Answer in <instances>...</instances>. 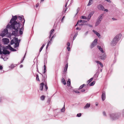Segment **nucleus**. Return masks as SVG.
<instances>
[{
	"mask_svg": "<svg viewBox=\"0 0 124 124\" xmlns=\"http://www.w3.org/2000/svg\"><path fill=\"white\" fill-rule=\"evenodd\" d=\"M100 23L99 22H97V21H96V22L95 23V26H98V25H99V24H100Z\"/></svg>",
	"mask_w": 124,
	"mask_h": 124,
	"instance_id": "obj_42",
	"label": "nucleus"
},
{
	"mask_svg": "<svg viewBox=\"0 0 124 124\" xmlns=\"http://www.w3.org/2000/svg\"><path fill=\"white\" fill-rule=\"evenodd\" d=\"M79 22L82 23H85L87 22V21L86 20H80L78 21Z\"/></svg>",
	"mask_w": 124,
	"mask_h": 124,
	"instance_id": "obj_28",
	"label": "nucleus"
},
{
	"mask_svg": "<svg viewBox=\"0 0 124 124\" xmlns=\"http://www.w3.org/2000/svg\"><path fill=\"white\" fill-rule=\"evenodd\" d=\"M26 54V52L24 56L23 57L22 59L21 60L19 64H20L21 63L23 62V60H24V58H25Z\"/></svg>",
	"mask_w": 124,
	"mask_h": 124,
	"instance_id": "obj_26",
	"label": "nucleus"
},
{
	"mask_svg": "<svg viewBox=\"0 0 124 124\" xmlns=\"http://www.w3.org/2000/svg\"><path fill=\"white\" fill-rule=\"evenodd\" d=\"M90 104L89 103H87L86 104V105L84 107V108L86 109L89 108L90 107Z\"/></svg>",
	"mask_w": 124,
	"mask_h": 124,
	"instance_id": "obj_21",
	"label": "nucleus"
},
{
	"mask_svg": "<svg viewBox=\"0 0 124 124\" xmlns=\"http://www.w3.org/2000/svg\"><path fill=\"white\" fill-rule=\"evenodd\" d=\"M14 43L13 42V40H12L11 42V44H13Z\"/></svg>",
	"mask_w": 124,
	"mask_h": 124,
	"instance_id": "obj_57",
	"label": "nucleus"
},
{
	"mask_svg": "<svg viewBox=\"0 0 124 124\" xmlns=\"http://www.w3.org/2000/svg\"><path fill=\"white\" fill-rule=\"evenodd\" d=\"M93 31L94 33V34H95L97 35V36L98 37L100 38L101 35L99 33L94 30H93Z\"/></svg>",
	"mask_w": 124,
	"mask_h": 124,
	"instance_id": "obj_19",
	"label": "nucleus"
},
{
	"mask_svg": "<svg viewBox=\"0 0 124 124\" xmlns=\"http://www.w3.org/2000/svg\"><path fill=\"white\" fill-rule=\"evenodd\" d=\"M66 0H65L66 1ZM67 0L66 1V3L65 6V7L64 8V11L62 12V14H64L66 12V11L67 8V3H68V2L69 0Z\"/></svg>",
	"mask_w": 124,
	"mask_h": 124,
	"instance_id": "obj_11",
	"label": "nucleus"
},
{
	"mask_svg": "<svg viewBox=\"0 0 124 124\" xmlns=\"http://www.w3.org/2000/svg\"><path fill=\"white\" fill-rule=\"evenodd\" d=\"M68 85L69 86H70V79H69L67 82Z\"/></svg>",
	"mask_w": 124,
	"mask_h": 124,
	"instance_id": "obj_34",
	"label": "nucleus"
},
{
	"mask_svg": "<svg viewBox=\"0 0 124 124\" xmlns=\"http://www.w3.org/2000/svg\"><path fill=\"white\" fill-rule=\"evenodd\" d=\"M11 46L10 45H8L7 46H6L5 47V49H9L10 48V47H11Z\"/></svg>",
	"mask_w": 124,
	"mask_h": 124,
	"instance_id": "obj_35",
	"label": "nucleus"
},
{
	"mask_svg": "<svg viewBox=\"0 0 124 124\" xmlns=\"http://www.w3.org/2000/svg\"><path fill=\"white\" fill-rule=\"evenodd\" d=\"M3 41L5 44H8L9 42V40L8 39L4 38L3 39Z\"/></svg>",
	"mask_w": 124,
	"mask_h": 124,
	"instance_id": "obj_17",
	"label": "nucleus"
},
{
	"mask_svg": "<svg viewBox=\"0 0 124 124\" xmlns=\"http://www.w3.org/2000/svg\"><path fill=\"white\" fill-rule=\"evenodd\" d=\"M81 115L82 114L81 113H79L77 114V116L78 117H79L81 116Z\"/></svg>",
	"mask_w": 124,
	"mask_h": 124,
	"instance_id": "obj_43",
	"label": "nucleus"
},
{
	"mask_svg": "<svg viewBox=\"0 0 124 124\" xmlns=\"http://www.w3.org/2000/svg\"><path fill=\"white\" fill-rule=\"evenodd\" d=\"M118 54V53L117 52H116L115 53V56H116Z\"/></svg>",
	"mask_w": 124,
	"mask_h": 124,
	"instance_id": "obj_52",
	"label": "nucleus"
},
{
	"mask_svg": "<svg viewBox=\"0 0 124 124\" xmlns=\"http://www.w3.org/2000/svg\"><path fill=\"white\" fill-rule=\"evenodd\" d=\"M92 1L91 0H89L88 3L87 4V5L89 6L91 5L92 3L91 2H92Z\"/></svg>",
	"mask_w": 124,
	"mask_h": 124,
	"instance_id": "obj_39",
	"label": "nucleus"
},
{
	"mask_svg": "<svg viewBox=\"0 0 124 124\" xmlns=\"http://www.w3.org/2000/svg\"><path fill=\"white\" fill-rule=\"evenodd\" d=\"M10 47V48L9 49L11 50V51H16V50L12 48L11 46V47Z\"/></svg>",
	"mask_w": 124,
	"mask_h": 124,
	"instance_id": "obj_40",
	"label": "nucleus"
},
{
	"mask_svg": "<svg viewBox=\"0 0 124 124\" xmlns=\"http://www.w3.org/2000/svg\"><path fill=\"white\" fill-rule=\"evenodd\" d=\"M46 67L45 65H44V71L43 73V74H45V73L46 72Z\"/></svg>",
	"mask_w": 124,
	"mask_h": 124,
	"instance_id": "obj_33",
	"label": "nucleus"
},
{
	"mask_svg": "<svg viewBox=\"0 0 124 124\" xmlns=\"http://www.w3.org/2000/svg\"><path fill=\"white\" fill-rule=\"evenodd\" d=\"M21 39H18L16 37V51L18 49V47L19 45V43L20 42Z\"/></svg>",
	"mask_w": 124,
	"mask_h": 124,
	"instance_id": "obj_5",
	"label": "nucleus"
},
{
	"mask_svg": "<svg viewBox=\"0 0 124 124\" xmlns=\"http://www.w3.org/2000/svg\"><path fill=\"white\" fill-rule=\"evenodd\" d=\"M110 117L113 119H115L116 118H118L119 117L117 114H112L110 115Z\"/></svg>",
	"mask_w": 124,
	"mask_h": 124,
	"instance_id": "obj_8",
	"label": "nucleus"
},
{
	"mask_svg": "<svg viewBox=\"0 0 124 124\" xmlns=\"http://www.w3.org/2000/svg\"><path fill=\"white\" fill-rule=\"evenodd\" d=\"M61 82L64 85H65L66 84L65 80L64 78H62L61 80Z\"/></svg>",
	"mask_w": 124,
	"mask_h": 124,
	"instance_id": "obj_24",
	"label": "nucleus"
},
{
	"mask_svg": "<svg viewBox=\"0 0 124 124\" xmlns=\"http://www.w3.org/2000/svg\"><path fill=\"white\" fill-rule=\"evenodd\" d=\"M97 8L99 10H100L103 11L104 10V7L101 4H100L98 5Z\"/></svg>",
	"mask_w": 124,
	"mask_h": 124,
	"instance_id": "obj_15",
	"label": "nucleus"
},
{
	"mask_svg": "<svg viewBox=\"0 0 124 124\" xmlns=\"http://www.w3.org/2000/svg\"><path fill=\"white\" fill-rule=\"evenodd\" d=\"M80 18L81 19H87V18L86 17L84 16H81Z\"/></svg>",
	"mask_w": 124,
	"mask_h": 124,
	"instance_id": "obj_36",
	"label": "nucleus"
},
{
	"mask_svg": "<svg viewBox=\"0 0 124 124\" xmlns=\"http://www.w3.org/2000/svg\"><path fill=\"white\" fill-rule=\"evenodd\" d=\"M23 67V65L22 64H21L20 66V68Z\"/></svg>",
	"mask_w": 124,
	"mask_h": 124,
	"instance_id": "obj_64",
	"label": "nucleus"
},
{
	"mask_svg": "<svg viewBox=\"0 0 124 124\" xmlns=\"http://www.w3.org/2000/svg\"><path fill=\"white\" fill-rule=\"evenodd\" d=\"M88 86V84H83L81 85L79 88L77 89L81 92H87V87Z\"/></svg>",
	"mask_w": 124,
	"mask_h": 124,
	"instance_id": "obj_4",
	"label": "nucleus"
},
{
	"mask_svg": "<svg viewBox=\"0 0 124 124\" xmlns=\"http://www.w3.org/2000/svg\"><path fill=\"white\" fill-rule=\"evenodd\" d=\"M54 37V35L50 39V40H52V39L53 38V37Z\"/></svg>",
	"mask_w": 124,
	"mask_h": 124,
	"instance_id": "obj_62",
	"label": "nucleus"
},
{
	"mask_svg": "<svg viewBox=\"0 0 124 124\" xmlns=\"http://www.w3.org/2000/svg\"><path fill=\"white\" fill-rule=\"evenodd\" d=\"M97 39H95L93 41L91 45V48H93L97 44Z\"/></svg>",
	"mask_w": 124,
	"mask_h": 124,
	"instance_id": "obj_9",
	"label": "nucleus"
},
{
	"mask_svg": "<svg viewBox=\"0 0 124 124\" xmlns=\"http://www.w3.org/2000/svg\"><path fill=\"white\" fill-rule=\"evenodd\" d=\"M36 80L37 81H39L40 80L39 79V76L38 74H37L36 75Z\"/></svg>",
	"mask_w": 124,
	"mask_h": 124,
	"instance_id": "obj_37",
	"label": "nucleus"
},
{
	"mask_svg": "<svg viewBox=\"0 0 124 124\" xmlns=\"http://www.w3.org/2000/svg\"><path fill=\"white\" fill-rule=\"evenodd\" d=\"M98 48L99 49V50L102 53H104V51L103 50L102 48H101V46H97Z\"/></svg>",
	"mask_w": 124,
	"mask_h": 124,
	"instance_id": "obj_18",
	"label": "nucleus"
},
{
	"mask_svg": "<svg viewBox=\"0 0 124 124\" xmlns=\"http://www.w3.org/2000/svg\"><path fill=\"white\" fill-rule=\"evenodd\" d=\"M25 22L23 16H21L16 15V37L20 36H22L23 34Z\"/></svg>",
	"mask_w": 124,
	"mask_h": 124,
	"instance_id": "obj_1",
	"label": "nucleus"
},
{
	"mask_svg": "<svg viewBox=\"0 0 124 124\" xmlns=\"http://www.w3.org/2000/svg\"><path fill=\"white\" fill-rule=\"evenodd\" d=\"M77 35V33H76L75 35V36H74V37H73V40H74L75 38L76 37Z\"/></svg>",
	"mask_w": 124,
	"mask_h": 124,
	"instance_id": "obj_48",
	"label": "nucleus"
},
{
	"mask_svg": "<svg viewBox=\"0 0 124 124\" xmlns=\"http://www.w3.org/2000/svg\"><path fill=\"white\" fill-rule=\"evenodd\" d=\"M80 10V8H78L77 10V12L75 15V16L78 13Z\"/></svg>",
	"mask_w": 124,
	"mask_h": 124,
	"instance_id": "obj_45",
	"label": "nucleus"
},
{
	"mask_svg": "<svg viewBox=\"0 0 124 124\" xmlns=\"http://www.w3.org/2000/svg\"><path fill=\"white\" fill-rule=\"evenodd\" d=\"M65 63L66 64L64 67V70L63 71V72L64 73L65 72L67 71L68 67V62L67 61H66Z\"/></svg>",
	"mask_w": 124,
	"mask_h": 124,
	"instance_id": "obj_14",
	"label": "nucleus"
},
{
	"mask_svg": "<svg viewBox=\"0 0 124 124\" xmlns=\"http://www.w3.org/2000/svg\"><path fill=\"white\" fill-rule=\"evenodd\" d=\"M95 81H93L92 82H91L90 83L89 85L90 86H93V85L94 84H95Z\"/></svg>",
	"mask_w": 124,
	"mask_h": 124,
	"instance_id": "obj_27",
	"label": "nucleus"
},
{
	"mask_svg": "<svg viewBox=\"0 0 124 124\" xmlns=\"http://www.w3.org/2000/svg\"><path fill=\"white\" fill-rule=\"evenodd\" d=\"M103 53L100 56V58L102 60H104L106 58V55L105 53Z\"/></svg>",
	"mask_w": 124,
	"mask_h": 124,
	"instance_id": "obj_12",
	"label": "nucleus"
},
{
	"mask_svg": "<svg viewBox=\"0 0 124 124\" xmlns=\"http://www.w3.org/2000/svg\"><path fill=\"white\" fill-rule=\"evenodd\" d=\"M67 48L68 50V51H70V48L69 46H67Z\"/></svg>",
	"mask_w": 124,
	"mask_h": 124,
	"instance_id": "obj_51",
	"label": "nucleus"
},
{
	"mask_svg": "<svg viewBox=\"0 0 124 124\" xmlns=\"http://www.w3.org/2000/svg\"><path fill=\"white\" fill-rule=\"evenodd\" d=\"M112 19L113 21L116 20L117 19L115 18H112Z\"/></svg>",
	"mask_w": 124,
	"mask_h": 124,
	"instance_id": "obj_58",
	"label": "nucleus"
},
{
	"mask_svg": "<svg viewBox=\"0 0 124 124\" xmlns=\"http://www.w3.org/2000/svg\"><path fill=\"white\" fill-rule=\"evenodd\" d=\"M44 83H42L40 84V90L42 91V90L43 87L44 85Z\"/></svg>",
	"mask_w": 124,
	"mask_h": 124,
	"instance_id": "obj_20",
	"label": "nucleus"
},
{
	"mask_svg": "<svg viewBox=\"0 0 124 124\" xmlns=\"http://www.w3.org/2000/svg\"><path fill=\"white\" fill-rule=\"evenodd\" d=\"M78 89H75L74 90L73 92L75 93H80V92L78 90Z\"/></svg>",
	"mask_w": 124,
	"mask_h": 124,
	"instance_id": "obj_32",
	"label": "nucleus"
},
{
	"mask_svg": "<svg viewBox=\"0 0 124 124\" xmlns=\"http://www.w3.org/2000/svg\"><path fill=\"white\" fill-rule=\"evenodd\" d=\"M121 36L122 35L120 34L116 35L111 41V45L112 46H115L117 42L120 40Z\"/></svg>",
	"mask_w": 124,
	"mask_h": 124,
	"instance_id": "obj_3",
	"label": "nucleus"
},
{
	"mask_svg": "<svg viewBox=\"0 0 124 124\" xmlns=\"http://www.w3.org/2000/svg\"><path fill=\"white\" fill-rule=\"evenodd\" d=\"M13 18L11 20L10 23H9L7 25V28L10 29H16L15 25H16V16H12Z\"/></svg>",
	"mask_w": 124,
	"mask_h": 124,
	"instance_id": "obj_2",
	"label": "nucleus"
},
{
	"mask_svg": "<svg viewBox=\"0 0 124 124\" xmlns=\"http://www.w3.org/2000/svg\"><path fill=\"white\" fill-rule=\"evenodd\" d=\"M88 32L89 31H86L84 34L85 36H86L88 34Z\"/></svg>",
	"mask_w": 124,
	"mask_h": 124,
	"instance_id": "obj_54",
	"label": "nucleus"
},
{
	"mask_svg": "<svg viewBox=\"0 0 124 124\" xmlns=\"http://www.w3.org/2000/svg\"><path fill=\"white\" fill-rule=\"evenodd\" d=\"M37 71L40 74V73L39 72V70L38 69V65H37Z\"/></svg>",
	"mask_w": 124,
	"mask_h": 124,
	"instance_id": "obj_55",
	"label": "nucleus"
},
{
	"mask_svg": "<svg viewBox=\"0 0 124 124\" xmlns=\"http://www.w3.org/2000/svg\"><path fill=\"white\" fill-rule=\"evenodd\" d=\"M52 41V40H50H50H48L47 44V45H49L50 43H51V41Z\"/></svg>",
	"mask_w": 124,
	"mask_h": 124,
	"instance_id": "obj_46",
	"label": "nucleus"
},
{
	"mask_svg": "<svg viewBox=\"0 0 124 124\" xmlns=\"http://www.w3.org/2000/svg\"><path fill=\"white\" fill-rule=\"evenodd\" d=\"M3 69V67L2 66H0V70H2Z\"/></svg>",
	"mask_w": 124,
	"mask_h": 124,
	"instance_id": "obj_59",
	"label": "nucleus"
},
{
	"mask_svg": "<svg viewBox=\"0 0 124 124\" xmlns=\"http://www.w3.org/2000/svg\"><path fill=\"white\" fill-rule=\"evenodd\" d=\"M67 45L68 46H70V44L69 42H68L67 43Z\"/></svg>",
	"mask_w": 124,
	"mask_h": 124,
	"instance_id": "obj_53",
	"label": "nucleus"
},
{
	"mask_svg": "<svg viewBox=\"0 0 124 124\" xmlns=\"http://www.w3.org/2000/svg\"><path fill=\"white\" fill-rule=\"evenodd\" d=\"M2 53V54L5 55L9 54L10 53V52L8 51L5 49L3 50Z\"/></svg>",
	"mask_w": 124,
	"mask_h": 124,
	"instance_id": "obj_16",
	"label": "nucleus"
},
{
	"mask_svg": "<svg viewBox=\"0 0 124 124\" xmlns=\"http://www.w3.org/2000/svg\"><path fill=\"white\" fill-rule=\"evenodd\" d=\"M65 110V108L64 107H63L62 109L61 110V111L62 112H63Z\"/></svg>",
	"mask_w": 124,
	"mask_h": 124,
	"instance_id": "obj_44",
	"label": "nucleus"
},
{
	"mask_svg": "<svg viewBox=\"0 0 124 124\" xmlns=\"http://www.w3.org/2000/svg\"><path fill=\"white\" fill-rule=\"evenodd\" d=\"M85 24L89 26V27H93V26L92 25H90L88 24V23H87L86 24Z\"/></svg>",
	"mask_w": 124,
	"mask_h": 124,
	"instance_id": "obj_47",
	"label": "nucleus"
},
{
	"mask_svg": "<svg viewBox=\"0 0 124 124\" xmlns=\"http://www.w3.org/2000/svg\"><path fill=\"white\" fill-rule=\"evenodd\" d=\"M43 48L42 47H41L40 48L39 50V52L40 53L42 50V49H43ZM40 54V53H39V54Z\"/></svg>",
	"mask_w": 124,
	"mask_h": 124,
	"instance_id": "obj_50",
	"label": "nucleus"
},
{
	"mask_svg": "<svg viewBox=\"0 0 124 124\" xmlns=\"http://www.w3.org/2000/svg\"><path fill=\"white\" fill-rule=\"evenodd\" d=\"M106 98V95L105 93H102V100L103 101Z\"/></svg>",
	"mask_w": 124,
	"mask_h": 124,
	"instance_id": "obj_22",
	"label": "nucleus"
},
{
	"mask_svg": "<svg viewBox=\"0 0 124 124\" xmlns=\"http://www.w3.org/2000/svg\"><path fill=\"white\" fill-rule=\"evenodd\" d=\"M26 54V52L24 56L23 57L22 59L21 60L19 64H20L21 63L23 62V60H24V58H25Z\"/></svg>",
	"mask_w": 124,
	"mask_h": 124,
	"instance_id": "obj_25",
	"label": "nucleus"
},
{
	"mask_svg": "<svg viewBox=\"0 0 124 124\" xmlns=\"http://www.w3.org/2000/svg\"><path fill=\"white\" fill-rule=\"evenodd\" d=\"M100 73L99 70V69H98L97 72H96L95 74L93 76V78L94 79V80H96L97 78L98 77V76Z\"/></svg>",
	"mask_w": 124,
	"mask_h": 124,
	"instance_id": "obj_7",
	"label": "nucleus"
},
{
	"mask_svg": "<svg viewBox=\"0 0 124 124\" xmlns=\"http://www.w3.org/2000/svg\"><path fill=\"white\" fill-rule=\"evenodd\" d=\"M64 18V16L62 18V19H61V20L62 22H63V19Z\"/></svg>",
	"mask_w": 124,
	"mask_h": 124,
	"instance_id": "obj_60",
	"label": "nucleus"
},
{
	"mask_svg": "<svg viewBox=\"0 0 124 124\" xmlns=\"http://www.w3.org/2000/svg\"><path fill=\"white\" fill-rule=\"evenodd\" d=\"M39 5V4L38 3H37L36 5V7L37 8Z\"/></svg>",
	"mask_w": 124,
	"mask_h": 124,
	"instance_id": "obj_63",
	"label": "nucleus"
},
{
	"mask_svg": "<svg viewBox=\"0 0 124 124\" xmlns=\"http://www.w3.org/2000/svg\"><path fill=\"white\" fill-rule=\"evenodd\" d=\"M103 14H101L98 17L97 20V21L98 22L101 23V21L102 19V16Z\"/></svg>",
	"mask_w": 124,
	"mask_h": 124,
	"instance_id": "obj_13",
	"label": "nucleus"
},
{
	"mask_svg": "<svg viewBox=\"0 0 124 124\" xmlns=\"http://www.w3.org/2000/svg\"><path fill=\"white\" fill-rule=\"evenodd\" d=\"M99 66H100V67L103 68V65L101 63V64H100Z\"/></svg>",
	"mask_w": 124,
	"mask_h": 124,
	"instance_id": "obj_49",
	"label": "nucleus"
},
{
	"mask_svg": "<svg viewBox=\"0 0 124 124\" xmlns=\"http://www.w3.org/2000/svg\"><path fill=\"white\" fill-rule=\"evenodd\" d=\"M93 78H91L89 80L87 81V83H88V84H89L90 82H91L93 80Z\"/></svg>",
	"mask_w": 124,
	"mask_h": 124,
	"instance_id": "obj_30",
	"label": "nucleus"
},
{
	"mask_svg": "<svg viewBox=\"0 0 124 124\" xmlns=\"http://www.w3.org/2000/svg\"><path fill=\"white\" fill-rule=\"evenodd\" d=\"M42 76L43 78H42V81L43 82H46V81L47 75L46 73H45V74H44V75L41 73H40Z\"/></svg>",
	"mask_w": 124,
	"mask_h": 124,
	"instance_id": "obj_6",
	"label": "nucleus"
},
{
	"mask_svg": "<svg viewBox=\"0 0 124 124\" xmlns=\"http://www.w3.org/2000/svg\"><path fill=\"white\" fill-rule=\"evenodd\" d=\"M54 31V29H52L50 31V35L49 36V38H51V35L53 33V32Z\"/></svg>",
	"mask_w": 124,
	"mask_h": 124,
	"instance_id": "obj_23",
	"label": "nucleus"
},
{
	"mask_svg": "<svg viewBox=\"0 0 124 124\" xmlns=\"http://www.w3.org/2000/svg\"><path fill=\"white\" fill-rule=\"evenodd\" d=\"M102 69H103V68H102V67L101 68L100 70H99H99H100V71L101 72H102Z\"/></svg>",
	"mask_w": 124,
	"mask_h": 124,
	"instance_id": "obj_56",
	"label": "nucleus"
},
{
	"mask_svg": "<svg viewBox=\"0 0 124 124\" xmlns=\"http://www.w3.org/2000/svg\"><path fill=\"white\" fill-rule=\"evenodd\" d=\"M103 113L104 115L106 116V113L104 111L103 112Z\"/></svg>",
	"mask_w": 124,
	"mask_h": 124,
	"instance_id": "obj_61",
	"label": "nucleus"
},
{
	"mask_svg": "<svg viewBox=\"0 0 124 124\" xmlns=\"http://www.w3.org/2000/svg\"><path fill=\"white\" fill-rule=\"evenodd\" d=\"M8 31L7 29H4L3 31L2 32L1 34V36L2 37H3L6 35L8 33Z\"/></svg>",
	"mask_w": 124,
	"mask_h": 124,
	"instance_id": "obj_10",
	"label": "nucleus"
},
{
	"mask_svg": "<svg viewBox=\"0 0 124 124\" xmlns=\"http://www.w3.org/2000/svg\"><path fill=\"white\" fill-rule=\"evenodd\" d=\"M95 62L97 64L98 66V69H99V68H100L99 65L100 64H101V62H100L98 61H96Z\"/></svg>",
	"mask_w": 124,
	"mask_h": 124,
	"instance_id": "obj_29",
	"label": "nucleus"
},
{
	"mask_svg": "<svg viewBox=\"0 0 124 124\" xmlns=\"http://www.w3.org/2000/svg\"><path fill=\"white\" fill-rule=\"evenodd\" d=\"M45 96L44 95H42L40 97V98L42 100H44L45 99Z\"/></svg>",
	"mask_w": 124,
	"mask_h": 124,
	"instance_id": "obj_41",
	"label": "nucleus"
},
{
	"mask_svg": "<svg viewBox=\"0 0 124 124\" xmlns=\"http://www.w3.org/2000/svg\"><path fill=\"white\" fill-rule=\"evenodd\" d=\"M94 11H92L89 13L88 15H89V17H90V18H91V17L93 15L94 13Z\"/></svg>",
	"mask_w": 124,
	"mask_h": 124,
	"instance_id": "obj_31",
	"label": "nucleus"
},
{
	"mask_svg": "<svg viewBox=\"0 0 124 124\" xmlns=\"http://www.w3.org/2000/svg\"><path fill=\"white\" fill-rule=\"evenodd\" d=\"M43 83H45V85H44L45 87V89H46V90L47 89H48V87L47 86V83H46V82H43Z\"/></svg>",
	"mask_w": 124,
	"mask_h": 124,
	"instance_id": "obj_38",
	"label": "nucleus"
}]
</instances>
